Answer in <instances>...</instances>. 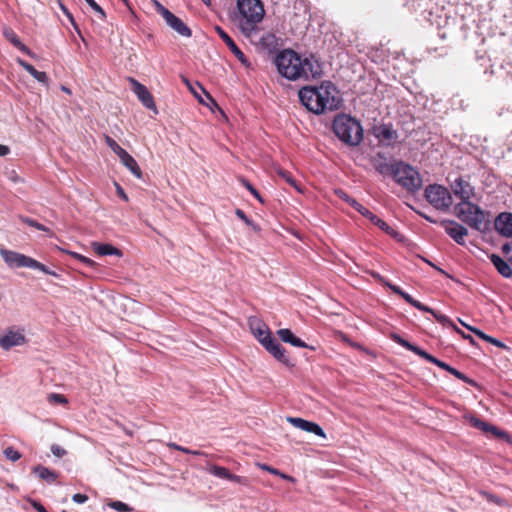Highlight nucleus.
Segmentation results:
<instances>
[{
  "mask_svg": "<svg viewBox=\"0 0 512 512\" xmlns=\"http://www.w3.org/2000/svg\"><path fill=\"white\" fill-rule=\"evenodd\" d=\"M301 103L311 112L321 114L326 110H337L341 98L331 82H324L319 87H304L299 90Z\"/></svg>",
  "mask_w": 512,
  "mask_h": 512,
  "instance_id": "1",
  "label": "nucleus"
},
{
  "mask_svg": "<svg viewBox=\"0 0 512 512\" xmlns=\"http://www.w3.org/2000/svg\"><path fill=\"white\" fill-rule=\"evenodd\" d=\"M278 72L289 80L315 78L320 75L318 65L311 59H302L291 49L279 52L274 61Z\"/></svg>",
  "mask_w": 512,
  "mask_h": 512,
  "instance_id": "2",
  "label": "nucleus"
},
{
  "mask_svg": "<svg viewBox=\"0 0 512 512\" xmlns=\"http://www.w3.org/2000/svg\"><path fill=\"white\" fill-rule=\"evenodd\" d=\"M237 8V26L245 36L250 37L264 18V6L260 0H237Z\"/></svg>",
  "mask_w": 512,
  "mask_h": 512,
  "instance_id": "3",
  "label": "nucleus"
},
{
  "mask_svg": "<svg viewBox=\"0 0 512 512\" xmlns=\"http://www.w3.org/2000/svg\"><path fill=\"white\" fill-rule=\"evenodd\" d=\"M333 131L348 146H358L363 140V128L360 122L346 114L335 117Z\"/></svg>",
  "mask_w": 512,
  "mask_h": 512,
  "instance_id": "4",
  "label": "nucleus"
},
{
  "mask_svg": "<svg viewBox=\"0 0 512 512\" xmlns=\"http://www.w3.org/2000/svg\"><path fill=\"white\" fill-rule=\"evenodd\" d=\"M391 339L396 342L397 344L401 345L402 347L406 348L409 351H412L416 355L420 356L421 358L427 360L430 363L435 364L439 368L449 372L450 374L454 375L456 378L462 380L465 383H468L470 385H475V382L471 379H469L465 374L458 371L457 369L453 368L452 366L448 365L447 363L435 358L431 354L427 353L420 347L410 343L409 341L403 339L398 334H392Z\"/></svg>",
  "mask_w": 512,
  "mask_h": 512,
  "instance_id": "5",
  "label": "nucleus"
},
{
  "mask_svg": "<svg viewBox=\"0 0 512 512\" xmlns=\"http://www.w3.org/2000/svg\"><path fill=\"white\" fill-rule=\"evenodd\" d=\"M457 217L470 228L483 232L487 229L485 221V212L476 204L465 201L455 206Z\"/></svg>",
  "mask_w": 512,
  "mask_h": 512,
  "instance_id": "6",
  "label": "nucleus"
},
{
  "mask_svg": "<svg viewBox=\"0 0 512 512\" xmlns=\"http://www.w3.org/2000/svg\"><path fill=\"white\" fill-rule=\"evenodd\" d=\"M0 255L3 258V260L5 261V263L10 268L27 267V268L39 270L48 275L57 276L56 272L51 271L44 264H42L39 261H37L29 256H26L24 254H21V253L12 251V250H8L5 248H1Z\"/></svg>",
  "mask_w": 512,
  "mask_h": 512,
  "instance_id": "7",
  "label": "nucleus"
},
{
  "mask_svg": "<svg viewBox=\"0 0 512 512\" xmlns=\"http://www.w3.org/2000/svg\"><path fill=\"white\" fill-rule=\"evenodd\" d=\"M336 195L348 203L350 206H352L355 210H357L362 216L367 218L371 223L379 227L382 231H384L387 235L398 238L399 233L389 226L384 220L380 219L378 216L373 214L370 210H368L366 207L361 205L359 202H357L354 198L350 197L345 191L339 189L335 191Z\"/></svg>",
  "mask_w": 512,
  "mask_h": 512,
  "instance_id": "8",
  "label": "nucleus"
},
{
  "mask_svg": "<svg viewBox=\"0 0 512 512\" xmlns=\"http://www.w3.org/2000/svg\"><path fill=\"white\" fill-rule=\"evenodd\" d=\"M395 181L410 192L418 191L422 186V179L417 170L403 162H398L395 175Z\"/></svg>",
  "mask_w": 512,
  "mask_h": 512,
  "instance_id": "9",
  "label": "nucleus"
},
{
  "mask_svg": "<svg viewBox=\"0 0 512 512\" xmlns=\"http://www.w3.org/2000/svg\"><path fill=\"white\" fill-rule=\"evenodd\" d=\"M424 196L429 204L439 211H447L453 203L449 190L438 184L428 185L425 188Z\"/></svg>",
  "mask_w": 512,
  "mask_h": 512,
  "instance_id": "10",
  "label": "nucleus"
},
{
  "mask_svg": "<svg viewBox=\"0 0 512 512\" xmlns=\"http://www.w3.org/2000/svg\"><path fill=\"white\" fill-rule=\"evenodd\" d=\"M152 2L156 12L164 18L168 26H170L181 36H191V29L180 18H178L171 11L165 8L158 0H152Z\"/></svg>",
  "mask_w": 512,
  "mask_h": 512,
  "instance_id": "11",
  "label": "nucleus"
},
{
  "mask_svg": "<svg viewBox=\"0 0 512 512\" xmlns=\"http://www.w3.org/2000/svg\"><path fill=\"white\" fill-rule=\"evenodd\" d=\"M26 341L24 329L20 328H9L0 335V347L4 350H10L15 346L24 345Z\"/></svg>",
  "mask_w": 512,
  "mask_h": 512,
  "instance_id": "12",
  "label": "nucleus"
},
{
  "mask_svg": "<svg viewBox=\"0 0 512 512\" xmlns=\"http://www.w3.org/2000/svg\"><path fill=\"white\" fill-rule=\"evenodd\" d=\"M372 133L379 143L384 146H391L397 139L398 133L389 124L375 125Z\"/></svg>",
  "mask_w": 512,
  "mask_h": 512,
  "instance_id": "13",
  "label": "nucleus"
},
{
  "mask_svg": "<svg viewBox=\"0 0 512 512\" xmlns=\"http://www.w3.org/2000/svg\"><path fill=\"white\" fill-rule=\"evenodd\" d=\"M131 89L138 97L139 101L147 108L154 110L157 113L156 105L152 94L148 91L146 86L138 82L137 80L130 78Z\"/></svg>",
  "mask_w": 512,
  "mask_h": 512,
  "instance_id": "14",
  "label": "nucleus"
},
{
  "mask_svg": "<svg viewBox=\"0 0 512 512\" xmlns=\"http://www.w3.org/2000/svg\"><path fill=\"white\" fill-rule=\"evenodd\" d=\"M441 225L444 226L445 232L458 244L465 243V237L468 235V230L461 224L453 220H443Z\"/></svg>",
  "mask_w": 512,
  "mask_h": 512,
  "instance_id": "15",
  "label": "nucleus"
},
{
  "mask_svg": "<svg viewBox=\"0 0 512 512\" xmlns=\"http://www.w3.org/2000/svg\"><path fill=\"white\" fill-rule=\"evenodd\" d=\"M453 194L458 197L461 202L469 201L474 196V187L466 180L457 178L451 184Z\"/></svg>",
  "mask_w": 512,
  "mask_h": 512,
  "instance_id": "16",
  "label": "nucleus"
},
{
  "mask_svg": "<svg viewBox=\"0 0 512 512\" xmlns=\"http://www.w3.org/2000/svg\"><path fill=\"white\" fill-rule=\"evenodd\" d=\"M287 421L291 423L294 427L309 432L314 433L317 436H320L322 438H326V434L324 430L316 423L307 421L302 418L298 417H288Z\"/></svg>",
  "mask_w": 512,
  "mask_h": 512,
  "instance_id": "17",
  "label": "nucleus"
},
{
  "mask_svg": "<svg viewBox=\"0 0 512 512\" xmlns=\"http://www.w3.org/2000/svg\"><path fill=\"white\" fill-rule=\"evenodd\" d=\"M495 230L504 237H512V213H500L494 221Z\"/></svg>",
  "mask_w": 512,
  "mask_h": 512,
  "instance_id": "18",
  "label": "nucleus"
},
{
  "mask_svg": "<svg viewBox=\"0 0 512 512\" xmlns=\"http://www.w3.org/2000/svg\"><path fill=\"white\" fill-rule=\"evenodd\" d=\"M215 30L219 37L225 42V44L229 47L234 56L245 66L249 65L248 59L244 55V53L239 49L233 39L219 26L215 27Z\"/></svg>",
  "mask_w": 512,
  "mask_h": 512,
  "instance_id": "19",
  "label": "nucleus"
},
{
  "mask_svg": "<svg viewBox=\"0 0 512 512\" xmlns=\"http://www.w3.org/2000/svg\"><path fill=\"white\" fill-rule=\"evenodd\" d=\"M264 348L274 356L279 362L290 365V359L286 355V350L273 337L263 344Z\"/></svg>",
  "mask_w": 512,
  "mask_h": 512,
  "instance_id": "20",
  "label": "nucleus"
},
{
  "mask_svg": "<svg viewBox=\"0 0 512 512\" xmlns=\"http://www.w3.org/2000/svg\"><path fill=\"white\" fill-rule=\"evenodd\" d=\"M250 327L253 335L262 345L266 343L267 340L272 338L271 331L269 330V328L260 321H251Z\"/></svg>",
  "mask_w": 512,
  "mask_h": 512,
  "instance_id": "21",
  "label": "nucleus"
},
{
  "mask_svg": "<svg viewBox=\"0 0 512 512\" xmlns=\"http://www.w3.org/2000/svg\"><path fill=\"white\" fill-rule=\"evenodd\" d=\"M489 258H490V261L492 262V264L494 265V267L496 268V270L498 271V273L501 276H503L505 278L512 277V268H511V266L505 260H503L499 255L491 254L489 256Z\"/></svg>",
  "mask_w": 512,
  "mask_h": 512,
  "instance_id": "22",
  "label": "nucleus"
},
{
  "mask_svg": "<svg viewBox=\"0 0 512 512\" xmlns=\"http://www.w3.org/2000/svg\"><path fill=\"white\" fill-rule=\"evenodd\" d=\"M278 337L285 343H289L292 346L300 347V348H307L308 345L302 341L300 338L296 337L290 329H279L277 331Z\"/></svg>",
  "mask_w": 512,
  "mask_h": 512,
  "instance_id": "23",
  "label": "nucleus"
},
{
  "mask_svg": "<svg viewBox=\"0 0 512 512\" xmlns=\"http://www.w3.org/2000/svg\"><path fill=\"white\" fill-rule=\"evenodd\" d=\"M208 471H209V473H211L212 475H214L218 478L226 479V480H229L232 482H237V483L241 482L240 476L230 473V471L225 467H221V466H217V465H210L208 468Z\"/></svg>",
  "mask_w": 512,
  "mask_h": 512,
  "instance_id": "24",
  "label": "nucleus"
},
{
  "mask_svg": "<svg viewBox=\"0 0 512 512\" xmlns=\"http://www.w3.org/2000/svg\"><path fill=\"white\" fill-rule=\"evenodd\" d=\"M3 35L13 46L18 48L20 51L27 55L33 56L30 49L20 41L19 37L11 28L5 27L3 29Z\"/></svg>",
  "mask_w": 512,
  "mask_h": 512,
  "instance_id": "25",
  "label": "nucleus"
},
{
  "mask_svg": "<svg viewBox=\"0 0 512 512\" xmlns=\"http://www.w3.org/2000/svg\"><path fill=\"white\" fill-rule=\"evenodd\" d=\"M17 63L24 68L30 75H32L38 82L47 85L49 78L45 72L37 71L31 64L27 63L21 58L17 59Z\"/></svg>",
  "mask_w": 512,
  "mask_h": 512,
  "instance_id": "26",
  "label": "nucleus"
},
{
  "mask_svg": "<svg viewBox=\"0 0 512 512\" xmlns=\"http://www.w3.org/2000/svg\"><path fill=\"white\" fill-rule=\"evenodd\" d=\"M91 246H92L93 250L100 256H106V255H115L117 257L122 256L121 250L112 246L111 244L93 242L91 244Z\"/></svg>",
  "mask_w": 512,
  "mask_h": 512,
  "instance_id": "27",
  "label": "nucleus"
},
{
  "mask_svg": "<svg viewBox=\"0 0 512 512\" xmlns=\"http://www.w3.org/2000/svg\"><path fill=\"white\" fill-rule=\"evenodd\" d=\"M33 472L41 480L46 481L49 484L54 483L58 478V474L56 472H54V471L50 470L49 468L42 466V465H38V466L34 467Z\"/></svg>",
  "mask_w": 512,
  "mask_h": 512,
  "instance_id": "28",
  "label": "nucleus"
},
{
  "mask_svg": "<svg viewBox=\"0 0 512 512\" xmlns=\"http://www.w3.org/2000/svg\"><path fill=\"white\" fill-rule=\"evenodd\" d=\"M470 423L473 427L477 428V429H480L484 432H491L493 433L494 435L498 436V437H502L505 435L504 432L498 430V428H496L495 426L493 425H490L482 420H480L479 418H476V417H471L470 418Z\"/></svg>",
  "mask_w": 512,
  "mask_h": 512,
  "instance_id": "29",
  "label": "nucleus"
},
{
  "mask_svg": "<svg viewBox=\"0 0 512 512\" xmlns=\"http://www.w3.org/2000/svg\"><path fill=\"white\" fill-rule=\"evenodd\" d=\"M121 163L138 179L142 178V171L136 160L127 152L120 158Z\"/></svg>",
  "mask_w": 512,
  "mask_h": 512,
  "instance_id": "30",
  "label": "nucleus"
},
{
  "mask_svg": "<svg viewBox=\"0 0 512 512\" xmlns=\"http://www.w3.org/2000/svg\"><path fill=\"white\" fill-rule=\"evenodd\" d=\"M260 44L263 48L272 52L276 50L278 46V38L274 34L268 33L260 39Z\"/></svg>",
  "mask_w": 512,
  "mask_h": 512,
  "instance_id": "31",
  "label": "nucleus"
},
{
  "mask_svg": "<svg viewBox=\"0 0 512 512\" xmlns=\"http://www.w3.org/2000/svg\"><path fill=\"white\" fill-rule=\"evenodd\" d=\"M397 167H398V162L392 163V164L383 162V163L378 164L376 166V169L381 174H384V175L391 174L394 177Z\"/></svg>",
  "mask_w": 512,
  "mask_h": 512,
  "instance_id": "32",
  "label": "nucleus"
},
{
  "mask_svg": "<svg viewBox=\"0 0 512 512\" xmlns=\"http://www.w3.org/2000/svg\"><path fill=\"white\" fill-rule=\"evenodd\" d=\"M20 220L23 223H25V224L33 227V228H36V229H38L40 231L47 232L50 236L53 235V233L50 231V229L48 227L38 223L37 221H35V220L31 219V218H28V217H25V216H20Z\"/></svg>",
  "mask_w": 512,
  "mask_h": 512,
  "instance_id": "33",
  "label": "nucleus"
},
{
  "mask_svg": "<svg viewBox=\"0 0 512 512\" xmlns=\"http://www.w3.org/2000/svg\"><path fill=\"white\" fill-rule=\"evenodd\" d=\"M106 143L111 148V150L119 157H123L127 151L123 149L114 139L110 137H106Z\"/></svg>",
  "mask_w": 512,
  "mask_h": 512,
  "instance_id": "34",
  "label": "nucleus"
},
{
  "mask_svg": "<svg viewBox=\"0 0 512 512\" xmlns=\"http://www.w3.org/2000/svg\"><path fill=\"white\" fill-rule=\"evenodd\" d=\"M196 85H197V89H198V90H200V91L204 94V96H205V98H202V97L199 95V97H197V98L199 99V101H200L202 104L206 105V106H210V103H211V104H213L214 106H216V107H217L218 105H217V103L215 102V100L211 97V95H210L208 92H206V91L204 90V88H203L199 83H197Z\"/></svg>",
  "mask_w": 512,
  "mask_h": 512,
  "instance_id": "35",
  "label": "nucleus"
},
{
  "mask_svg": "<svg viewBox=\"0 0 512 512\" xmlns=\"http://www.w3.org/2000/svg\"><path fill=\"white\" fill-rule=\"evenodd\" d=\"M196 85H197V89H198V90H200V91L204 94V96H205V98H202V97L199 95V97H197V98L199 99V101H200L202 104L206 105V106H210V103H211V104H213L214 106H216V107H217L218 105H217V103L215 102V100L211 97V95H210L208 92H206V91L204 90V88H203L199 83H197Z\"/></svg>",
  "mask_w": 512,
  "mask_h": 512,
  "instance_id": "36",
  "label": "nucleus"
},
{
  "mask_svg": "<svg viewBox=\"0 0 512 512\" xmlns=\"http://www.w3.org/2000/svg\"><path fill=\"white\" fill-rule=\"evenodd\" d=\"M277 173H278L279 177H281L283 180H285L292 187H294L297 190H300L296 180L292 177L290 172L283 170V169H279Z\"/></svg>",
  "mask_w": 512,
  "mask_h": 512,
  "instance_id": "37",
  "label": "nucleus"
},
{
  "mask_svg": "<svg viewBox=\"0 0 512 512\" xmlns=\"http://www.w3.org/2000/svg\"><path fill=\"white\" fill-rule=\"evenodd\" d=\"M109 507L118 512H131L133 510L130 506L121 501H113L109 503Z\"/></svg>",
  "mask_w": 512,
  "mask_h": 512,
  "instance_id": "38",
  "label": "nucleus"
},
{
  "mask_svg": "<svg viewBox=\"0 0 512 512\" xmlns=\"http://www.w3.org/2000/svg\"><path fill=\"white\" fill-rule=\"evenodd\" d=\"M5 457L12 462H16L21 458V454L15 450L13 447H7L3 451Z\"/></svg>",
  "mask_w": 512,
  "mask_h": 512,
  "instance_id": "39",
  "label": "nucleus"
},
{
  "mask_svg": "<svg viewBox=\"0 0 512 512\" xmlns=\"http://www.w3.org/2000/svg\"><path fill=\"white\" fill-rule=\"evenodd\" d=\"M481 495L488 501V502H491V503H494L498 506H503L504 505V500L501 499L500 497L494 495V494H491L489 492H486V491H483L481 492Z\"/></svg>",
  "mask_w": 512,
  "mask_h": 512,
  "instance_id": "40",
  "label": "nucleus"
},
{
  "mask_svg": "<svg viewBox=\"0 0 512 512\" xmlns=\"http://www.w3.org/2000/svg\"><path fill=\"white\" fill-rule=\"evenodd\" d=\"M86 3L91 7V9L98 14V17L103 20L105 19L106 15L104 10L99 6L94 0H85Z\"/></svg>",
  "mask_w": 512,
  "mask_h": 512,
  "instance_id": "41",
  "label": "nucleus"
},
{
  "mask_svg": "<svg viewBox=\"0 0 512 512\" xmlns=\"http://www.w3.org/2000/svg\"><path fill=\"white\" fill-rule=\"evenodd\" d=\"M168 446L171 447L172 449L184 452L186 454H192V455H202L203 454L201 451L190 450V449H188L186 447H183V446H180V445H178L176 443H170Z\"/></svg>",
  "mask_w": 512,
  "mask_h": 512,
  "instance_id": "42",
  "label": "nucleus"
},
{
  "mask_svg": "<svg viewBox=\"0 0 512 512\" xmlns=\"http://www.w3.org/2000/svg\"><path fill=\"white\" fill-rule=\"evenodd\" d=\"M432 315H433V316L435 317V319H436L439 323H441L442 325L451 326V327H453L454 329L456 328V326H455V325L450 321V319H449L447 316H445V315H443V314H439V313H437V312H435V311H434V313H433Z\"/></svg>",
  "mask_w": 512,
  "mask_h": 512,
  "instance_id": "43",
  "label": "nucleus"
},
{
  "mask_svg": "<svg viewBox=\"0 0 512 512\" xmlns=\"http://www.w3.org/2000/svg\"><path fill=\"white\" fill-rule=\"evenodd\" d=\"M72 257L78 259L80 262L84 263L85 265L87 266H94L95 265V262L81 254H78L76 252H68Z\"/></svg>",
  "mask_w": 512,
  "mask_h": 512,
  "instance_id": "44",
  "label": "nucleus"
},
{
  "mask_svg": "<svg viewBox=\"0 0 512 512\" xmlns=\"http://www.w3.org/2000/svg\"><path fill=\"white\" fill-rule=\"evenodd\" d=\"M242 183L243 185L250 191V193L255 197L257 198L260 202H263L260 194L258 193V191L246 180L242 179Z\"/></svg>",
  "mask_w": 512,
  "mask_h": 512,
  "instance_id": "45",
  "label": "nucleus"
},
{
  "mask_svg": "<svg viewBox=\"0 0 512 512\" xmlns=\"http://www.w3.org/2000/svg\"><path fill=\"white\" fill-rule=\"evenodd\" d=\"M261 468H262V469H264V470H266V471H269V472H270V473H272V474L279 475V476H281V477H282V478H284V479L291 480V481L293 480V478H292L291 476H288V475L282 474V473H281L280 471H278L277 469L271 468V467H269V466H267V465H265V464H264V465H261Z\"/></svg>",
  "mask_w": 512,
  "mask_h": 512,
  "instance_id": "46",
  "label": "nucleus"
},
{
  "mask_svg": "<svg viewBox=\"0 0 512 512\" xmlns=\"http://www.w3.org/2000/svg\"><path fill=\"white\" fill-rule=\"evenodd\" d=\"M51 452L53 453V455H55L56 457H59V458L66 455V450L57 444H53L51 446Z\"/></svg>",
  "mask_w": 512,
  "mask_h": 512,
  "instance_id": "47",
  "label": "nucleus"
},
{
  "mask_svg": "<svg viewBox=\"0 0 512 512\" xmlns=\"http://www.w3.org/2000/svg\"><path fill=\"white\" fill-rule=\"evenodd\" d=\"M461 324L463 326H465L466 328H468L470 331H472L473 333H475L478 337H480L481 339L487 341V338H489V335L485 334L484 332H482L481 330H478L476 328H473V327H470L468 325H466L465 323L461 322Z\"/></svg>",
  "mask_w": 512,
  "mask_h": 512,
  "instance_id": "48",
  "label": "nucleus"
},
{
  "mask_svg": "<svg viewBox=\"0 0 512 512\" xmlns=\"http://www.w3.org/2000/svg\"><path fill=\"white\" fill-rule=\"evenodd\" d=\"M413 307H415L416 309L420 310V311H424V312H428V313H431L433 314L434 313V310L429 308L428 306L422 304L421 302L419 301H415V303L413 304Z\"/></svg>",
  "mask_w": 512,
  "mask_h": 512,
  "instance_id": "49",
  "label": "nucleus"
},
{
  "mask_svg": "<svg viewBox=\"0 0 512 512\" xmlns=\"http://www.w3.org/2000/svg\"><path fill=\"white\" fill-rule=\"evenodd\" d=\"M72 500L78 504H83L88 500V496L85 494L77 493L73 495Z\"/></svg>",
  "mask_w": 512,
  "mask_h": 512,
  "instance_id": "50",
  "label": "nucleus"
},
{
  "mask_svg": "<svg viewBox=\"0 0 512 512\" xmlns=\"http://www.w3.org/2000/svg\"><path fill=\"white\" fill-rule=\"evenodd\" d=\"M383 283L389 288L391 289L395 294H398L399 296H402L403 294V290L399 287V286H396L394 284H391L389 282H386V281H383Z\"/></svg>",
  "mask_w": 512,
  "mask_h": 512,
  "instance_id": "51",
  "label": "nucleus"
},
{
  "mask_svg": "<svg viewBox=\"0 0 512 512\" xmlns=\"http://www.w3.org/2000/svg\"><path fill=\"white\" fill-rule=\"evenodd\" d=\"M236 215H237L238 218L243 220L246 224L252 225V221L246 216L244 211H242L241 209H237L236 210Z\"/></svg>",
  "mask_w": 512,
  "mask_h": 512,
  "instance_id": "52",
  "label": "nucleus"
},
{
  "mask_svg": "<svg viewBox=\"0 0 512 512\" xmlns=\"http://www.w3.org/2000/svg\"><path fill=\"white\" fill-rule=\"evenodd\" d=\"M49 398L55 401L56 403H67L66 398L60 394H51Z\"/></svg>",
  "mask_w": 512,
  "mask_h": 512,
  "instance_id": "53",
  "label": "nucleus"
},
{
  "mask_svg": "<svg viewBox=\"0 0 512 512\" xmlns=\"http://www.w3.org/2000/svg\"><path fill=\"white\" fill-rule=\"evenodd\" d=\"M487 342L495 345L496 347H500V348L505 347V345L501 341H499L498 339L493 338L491 336H489V338H487Z\"/></svg>",
  "mask_w": 512,
  "mask_h": 512,
  "instance_id": "54",
  "label": "nucleus"
},
{
  "mask_svg": "<svg viewBox=\"0 0 512 512\" xmlns=\"http://www.w3.org/2000/svg\"><path fill=\"white\" fill-rule=\"evenodd\" d=\"M501 250L505 255H509L512 252V242L503 244Z\"/></svg>",
  "mask_w": 512,
  "mask_h": 512,
  "instance_id": "55",
  "label": "nucleus"
},
{
  "mask_svg": "<svg viewBox=\"0 0 512 512\" xmlns=\"http://www.w3.org/2000/svg\"><path fill=\"white\" fill-rule=\"evenodd\" d=\"M32 506H33V508H34L37 512H48V511L44 508V506H43L41 503L37 502V501H33Z\"/></svg>",
  "mask_w": 512,
  "mask_h": 512,
  "instance_id": "56",
  "label": "nucleus"
},
{
  "mask_svg": "<svg viewBox=\"0 0 512 512\" xmlns=\"http://www.w3.org/2000/svg\"><path fill=\"white\" fill-rule=\"evenodd\" d=\"M407 303H409L410 305L413 306V304L415 303V299L409 295L408 293L406 292H403L402 296H401Z\"/></svg>",
  "mask_w": 512,
  "mask_h": 512,
  "instance_id": "57",
  "label": "nucleus"
},
{
  "mask_svg": "<svg viewBox=\"0 0 512 512\" xmlns=\"http://www.w3.org/2000/svg\"><path fill=\"white\" fill-rule=\"evenodd\" d=\"M10 153V148L6 145L0 144V156H6Z\"/></svg>",
  "mask_w": 512,
  "mask_h": 512,
  "instance_id": "58",
  "label": "nucleus"
},
{
  "mask_svg": "<svg viewBox=\"0 0 512 512\" xmlns=\"http://www.w3.org/2000/svg\"><path fill=\"white\" fill-rule=\"evenodd\" d=\"M59 5H60V8L61 10L64 12V14L70 19V20H73V17L71 15V13L68 11V9L61 3L59 2Z\"/></svg>",
  "mask_w": 512,
  "mask_h": 512,
  "instance_id": "59",
  "label": "nucleus"
},
{
  "mask_svg": "<svg viewBox=\"0 0 512 512\" xmlns=\"http://www.w3.org/2000/svg\"><path fill=\"white\" fill-rule=\"evenodd\" d=\"M421 217H423L424 219H426L427 221L431 222V223H436V220H434L433 218H431L430 216L426 215L425 213L421 212V211H416Z\"/></svg>",
  "mask_w": 512,
  "mask_h": 512,
  "instance_id": "60",
  "label": "nucleus"
},
{
  "mask_svg": "<svg viewBox=\"0 0 512 512\" xmlns=\"http://www.w3.org/2000/svg\"><path fill=\"white\" fill-rule=\"evenodd\" d=\"M118 195L121 196L124 200H127V195L124 193L123 189L117 185Z\"/></svg>",
  "mask_w": 512,
  "mask_h": 512,
  "instance_id": "61",
  "label": "nucleus"
},
{
  "mask_svg": "<svg viewBox=\"0 0 512 512\" xmlns=\"http://www.w3.org/2000/svg\"><path fill=\"white\" fill-rule=\"evenodd\" d=\"M455 330H456L458 333H461V335H462L465 339H468L471 343H474V340H473V338H472L470 335H466L465 333H463L462 331H460L457 327L455 328Z\"/></svg>",
  "mask_w": 512,
  "mask_h": 512,
  "instance_id": "62",
  "label": "nucleus"
},
{
  "mask_svg": "<svg viewBox=\"0 0 512 512\" xmlns=\"http://www.w3.org/2000/svg\"><path fill=\"white\" fill-rule=\"evenodd\" d=\"M186 83H187V85L189 86V88H190L191 92H192L196 97H199L198 91H197L195 88H193V87H192L188 82H186Z\"/></svg>",
  "mask_w": 512,
  "mask_h": 512,
  "instance_id": "63",
  "label": "nucleus"
},
{
  "mask_svg": "<svg viewBox=\"0 0 512 512\" xmlns=\"http://www.w3.org/2000/svg\"><path fill=\"white\" fill-rule=\"evenodd\" d=\"M61 90H62L63 92H65V93H68V94H70V93H71L70 89H69L68 87H66V86H61Z\"/></svg>",
  "mask_w": 512,
  "mask_h": 512,
  "instance_id": "64",
  "label": "nucleus"
}]
</instances>
